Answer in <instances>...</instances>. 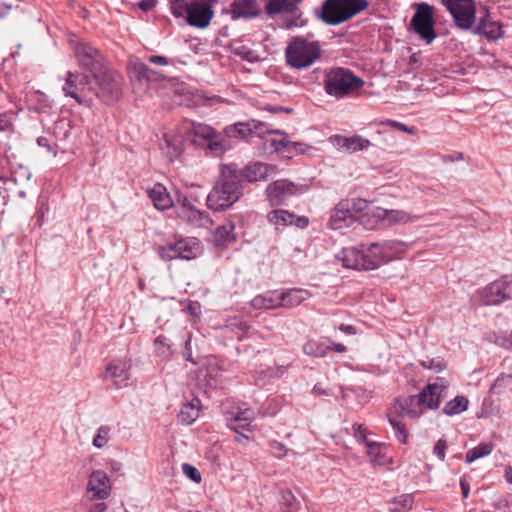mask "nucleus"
Instances as JSON below:
<instances>
[{
  "label": "nucleus",
  "mask_w": 512,
  "mask_h": 512,
  "mask_svg": "<svg viewBox=\"0 0 512 512\" xmlns=\"http://www.w3.org/2000/svg\"><path fill=\"white\" fill-rule=\"evenodd\" d=\"M411 19L414 32H435L434 7L427 2L415 3Z\"/></svg>",
  "instance_id": "2eb2a0df"
},
{
  "label": "nucleus",
  "mask_w": 512,
  "mask_h": 512,
  "mask_svg": "<svg viewBox=\"0 0 512 512\" xmlns=\"http://www.w3.org/2000/svg\"><path fill=\"white\" fill-rule=\"evenodd\" d=\"M350 204V210L352 211V214L355 215L356 212L363 211L367 208L368 202L364 199H352L349 200Z\"/></svg>",
  "instance_id": "5fc2aeb1"
},
{
  "label": "nucleus",
  "mask_w": 512,
  "mask_h": 512,
  "mask_svg": "<svg viewBox=\"0 0 512 512\" xmlns=\"http://www.w3.org/2000/svg\"><path fill=\"white\" fill-rule=\"evenodd\" d=\"M155 352L158 356L166 358L171 355V347L168 339L160 335L155 339L154 342Z\"/></svg>",
  "instance_id": "37998d69"
},
{
  "label": "nucleus",
  "mask_w": 512,
  "mask_h": 512,
  "mask_svg": "<svg viewBox=\"0 0 512 512\" xmlns=\"http://www.w3.org/2000/svg\"><path fill=\"white\" fill-rule=\"evenodd\" d=\"M179 259L191 260L196 257L198 246L193 239L184 238L177 240Z\"/></svg>",
  "instance_id": "f704fd0d"
},
{
  "label": "nucleus",
  "mask_w": 512,
  "mask_h": 512,
  "mask_svg": "<svg viewBox=\"0 0 512 512\" xmlns=\"http://www.w3.org/2000/svg\"><path fill=\"white\" fill-rule=\"evenodd\" d=\"M150 199L153 201L155 208L158 210H166L173 204L166 188L161 184H156L148 191Z\"/></svg>",
  "instance_id": "c756f323"
},
{
  "label": "nucleus",
  "mask_w": 512,
  "mask_h": 512,
  "mask_svg": "<svg viewBox=\"0 0 512 512\" xmlns=\"http://www.w3.org/2000/svg\"><path fill=\"white\" fill-rule=\"evenodd\" d=\"M107 509V505L104 502L93 504L88 512H105Z\"/></svg>",
  "instance_id": "774afa93"
},
{
  "label": "nucleus",
  "mask_w": 512,
  "mask_h": 512,
  "mask_svg": "<svg viewBox=\"0 0 512 512\" xmlns=\"http://www.w3.org/2000/svg\"><path fill=\"white\" fill-rule=\"evenodd\" d=\"M233 418H241L245 425H250L254 419V413L250 409H244L239 411Z\"/></svg>",
  "instance_id": "13d9d810"
},
{
  "label": "nucleus",
  "mask_w": 512,
  "mask_h": 512,
  "mask_svg": "<svg viewBox=\"0 0 512 512\" xmlns=\"http://www.w3.org/2000/svg\"><path fill=\"white\" fill-rule=\"evenodd\" d=\"M413 496L411 494H403L399 497H395L390 502L391 506L389 512H408L413 506Z\"/></svg>",
  "instance_id": "4c0bfd02"
},
{
  "label": "nucleus",
  "mask_w": 512,
  "mask_h": 512,
  "mask_svg": "<svg viewBox=\"0 0 512 512\" xmlns=\"http://www.w3.org/2000/svg\"><path fill=\"white\" fill-rule=\"evenodd\" d=\"M496 342L499 346L512 351V331L509 334L499 336Z\"/></svg>",
  "instance_id": "4d7b16f0"
},
{
  "label": "nucleus",
  "mask_w": 512,
  "mask_h": 512,
  "mask_svg": "<svg viewBox=\"0 0 512 512\" xmlns=\"http://www.w3.org/2000/svg\"><path fill=\"white\" fill-rule=\"evenodd\" d=\"M157 254L163 261L179 259L177 241L157 247Z\"/></svg>",
  "instance_id": "a19ab883"
},
{
  "label": "nucleus",
  "mask_w": 512,
  "mask_h": 512,
  "mask_svg": "<svg viewBox=\"0 0 512 512\" xmlns=\"http://www.w3.org/2000/svg\"><path fill=\"white\" fill-rule=\"evenodd\" d=\"M182 471L193 482H195V483L201 482V474L194 466H192L188 463H184L182 465Z\"/></svg>",
  "instance_id": "603ef678"
},
{
  "label": "nucleus",
  "mask_w": 512,
  "mask_h": 512,
  "mask_svg": "<svg viewBox=\"0 0 512 512\" xmlns=\"http://www.w3.org/2000/svg\"><path fill=\"white\" fill-rule=\"evenodd\" d=\"M251 304L256 309H277L281 307L280 292H266L255 296Z\"/></svg>",
  "instance_id": "c85d7f7f"
},
{
  "label": "nucleus",
  "mask_w": 512,
  "mask_h": 512,
  "mask_svg": "<svg viewBox=\"0 0 512 512\" xmlns=\"http://www.w3.org/2000/svg\"><path fill=\"white\" fill-rule=\"evenodd\" d=\"M272 455L276 458H283L287 453V448L280 442L272 441L269 443Z\"/></svg>",
  "instance_id": "864d4df0"
},
{
  "label": "nucleus",
  "mask_w": 512,
  "mask_h": 512,
  "mask_svg": "<svg viewBox=\"0 0 512 512\" xmlns=\"http://www.w3.org/2000/svg\"><path fill=\"white\" fill-rule=\"evenodd\" d=\"M297 193V186L286 179L276 180L270 183L265 194L271 206H280Z\"/></svg>",
  "instance_id": "4468645a"
},
{
  "label": "nucleus",
  "mask_w": 512,
  "mask_h": 512,
  "mask_svg": "<svg viewBox=\"0 0 512 512\" xmlns=\"http://www.w3.org/2000/svg\"><path fill=\"white\" fill-rule=\"evenodd\" d=\"M87 491L91 499L105 500L110 496L111 486L108 475L101 470L92 472L89 477Z\"/></svg>",
  "instance_id": "6ab92c4d"
},
{
  "label": "nucleus",
  "mask_w": 512,
  "mask_h": 512,
  "mask_svg": "<svg viewBox=\"0 0 512 512\" xmlns=\"http://www.w3.org/2000/svg\"><path fill=\"white\" fill-rule=\"evenodd\" d=\"M213 11L207 3L187 7V22L197 28H205L211 21Z\"/></svg>",
  "instance_id": "5701e85b"
},
{
  "label": "nucleus",
  "mask_w": 512,
  "mask_h": 512,
  "mask_svg": "<svg viewBox=\"0 0 512 512\" xmlns=\"http://www.w3.org/2000/svg\"><path fill=\"white\" fill-rule=\"evenodd\" d=\"M311 293L302 288H292L280 291L281 307L291 309L311 297Z\"/></svg>",
  "instance_id": "a878e982"
},
{
  "label": "nucleus",
  "mask_w": 512,
  "mask_h": 512,
  "mask_svg": "<svg viewBox=\"0 0 512 512\" xmlns=\"http://www.w3.org/2000/svg\"><path fill=\"white\" fill-rule=\"evenodd\" d=\"M500 28L501 27L498 25V23L490 20L489 14H485L484 16L480 17L478 26L474 32H496V30Z\"/></svg>",
  "instance_id": "a18cd8bd"
},
{
  "label": "nucleus",
  "mask_w": 512,
  "mask_h": 512,
  "mask_svg": "<svg viewBox=\"0 0 512 512\" xmlns=\"http://www.w3.org/2000/svg\"><path fill=\"white\" fill-rule=\"evenodd\" d=\"M484 305H498L512 298V275H504L489 283L480 291Z\"/></svg>",
  "instance_id": "f8f14e48"
},
{
  "label": "nucleus",
  "mask_w": 512,
  "mask_h": 512,
  "mask_svg": "<svg viewBox=\"0 0 512 512\" xmlns=\"http://www.w3.org/2000/svg\"><path fill=\"white\" fill-rule=\"evenodd\" d=\"M93 74L68 71L62 90L67 97L75 99L79 104L93 105Z\"/></svg>",
  "instance_id": "6e6552de"
},
{
  "label": "nucleus",
  "mask_w": 512,
  "mask_h": 512,
  "mask_svg": "<svg viewBox=\"0 0 512 512\" xmlns=\"http://www.w3.org/2000/svg\"><path fill=\"white\" fill-rule=\"evenodd\" d=\"M389 126L397 129V130H400V131H403V132H406L408 134H413L414 131H413V128H409L407 125L401 123V122H398V121H395V120H387L386 122Z\"/></svg>",
  "instance_id": "bf43d9fd"
},
{
  "label": "nucleus",
  "mask_w": 512,
  "mask_h": 512,
  "mask_svg": "<svg viewBox=\"0 0 512 512\" xmlns=\"http://www.w3.org/2000/svg\"><path fill=\"white\" fill-rule=\"evenodd\" d=\"M201 401L193 398L190 402L184 404L179 413V420L182 424H192L200 415Z\"/></svg>",
  "instance_id": "7c9ffc66"
},
{
  "label": "nucleus",
  "mask_w": 512,
  "mask_h": 512,
  "mask_svg": "<svg viewBox=\"0 0 512 512\" xmlns=\"http://www.w3.org/2000/svg\"><path fill=\"white\" fill-rule=\"evenodd\" d=\"M157 2V0H142L138 2L137 6L143 12H148L156 6Z\"/></svg>",
  "instance_id": "e2e57ef3"
},
{
  "label": "nucleus",
  "mask_w": 512,
  "mask_h": 512,
  "mask_svg": "<svg viewBox=\"0 0 512 512\" xmlns=\"http://www.w3.org/2000/svg\"><path fill=\"white\" fill-rule=\"evenodd\" d=\"M493 448L494 446L491 443H480L466 453V462L472 463L479 458L488 456L493 451Z\"/></svg>",
  "instance_id": "ea45409f"
},
{
  "label": "nucleus",
  "mask_w": 512,
  "mask_h": 512,
  "mask_svg": "<svg viewBox=\"0 0 512 512\" xmlns=\"http://www.w3.org/2000/svg\"><path fill=\"white\" fill-rule=\"evenodd\" d=\"M240 168L236 164H222L220 175L208 194L209 209L220 211L231 207L243 195Z\"/></svg>",
  "instance_id": "f03ea898"
},
{
  "label": "nucleus",
  "mask_w": 512,
  "mask_h": 512,
  "mask_svg": "<svg viewBox=\"0 0 512 512\" xmlns=\"http://www.w3.org/2000/svg\"><path fill=\"white\" fill-rule=\"evenodd\" d=\"M272 134H275L276 137L267 139L265 142L266 145L269 144L270 152H278L284 149H288V151H299L297 146L302 145L296 142L291 143L288 136L280 130H275Z\"/></svg>",
  "instance_id": "cd10ccee"
},
{
  "label": "nucleus",
  "mask_w": 512,
  "mask_h": 512,
  "mask_svg": "<svg viewBox=\"0 0 512 512\" xmlns=\"http://www.w3.org/2000/svg\"><path fill=\"white\" fill-rule=\"evenodd\" d=\"M275 130L269 128V126L258 120H251V135L258 137H264L266 134H272Z\"/></svg>",
  "instance_id": "09e8293b"
},
{
  "label": "nucleus",
  "mask_w": 512,
  "mask_h": 512,
  "mask_svg": "<svg viewBox=\"0 0 512 512\" xmlns=\"http://www.w3.org/2000/svg\"><path fill=\"white\" fill-rule=\"evenodd\" d=\"M258 0H234L229 14L231 19H250L259 14Z\"/></svg>",
  "instance_id": "b1692460"
},
{
  "label": "nucleus",
  "mask_w": 512,
  "mask_h": 512,
  "mask_svg": "<svg viewBox=\"0 0 512 512\" xmlns=\"http://www.w3.org/2000/svg\"><path fill=\"white\" fill-rule=\"evenodd\" d=\"M349 199L340 201L331 211L330 227L338 230L350 226L355 222V215L350 210Z\"/></svg>",
  "instance_id": "412c9836"
},
{
  "label": "nucleus",
  "mask_w": 512,
  "mask_h": 512,
  "mask_svg": "<svg viewBox=\"0 0 512 512\" xmlns=\"http://www.w3.org/2000/svg\"><path fill=\"white\" fill-rule=\"evenodd\" d=\"M331 351L332 347L330 345H327L324 342H320L314 339L308 340L303 345L304 354L317 358L325 357Z\"/></svg>",
  "instance_id": "473e14b6"
},
{
  "label": "nucleus",
  "mask_w": 512,
  "mask_h": 512,
  "mask_svg": "<svg viewBox=\"0 0 512 512\" xmlns=\"http://www.w3.org/2000/svg\"><path fill=\"white\" fill-rule=\"evenodd\" d=\"M69 47L81 69L90 74L100 72L104 67V56L92 43L75 36L69 40Z\"/></svg>",
  "instance_id": "1a4fd4ad"
},
{
  "label": "nucleus",
  "mask_w": 512,
  "mask_h": 512,
  "mask_svg": "<svg viewBox=\"0 0 512 512\" xmlns=\"http://www.w3.org/2000/svg\"><path fill=\"white\" fill-rule=\"evenodd\" d=\"M364 444L366 445L367 452H368L369 455L376 456L378 454V450H379V444L378 443L372 442V441H369V440H365Z\"/></svg>",
  "instance_id": "0e129e2a"
},
{
  "label": "nucleus",
  "mask_w": 512,
  "mask_h": 512,
  "mask_svg": "<svg viewBox=\"0 0 512 512\" xmlns=\"http://www.w3.org/2000/svg\"><path fill=\"white\" fill-rule=\"evenodd\" d=\"M278 172V168L275 165L263 163V162H254L246 165L244 168H240L241 174V182L242 184L247 181L249 183H254L258 181H265L269 177L276 175Z\"/></svg>",
  "instance_id": "a211bd4d"
},
{
  "label": "nucleus",
  "mask_w": 512,
  "mask_h": 512,
  "mask_svg": "<svg viewBox=\"0 0 512 512\" xmlns=\"http://www.w3.org/2000/svg\"><path fill=\"white\" fill-rule=\"evenodd\" d=\"M191 132L193 134L192 142L209 150L214 156H222L228 149L224 137L209 125L192 123Z\"/></svg>",
  "instance_id": "9d476101"
},
{
  "label": "nucleus",
  "mask_w": 512,
  "mask_h": 512,
  "mask_svg": "<svg viewBox=\"0 0 512 512\" xmlns=\"http://www.w3.org/2000/svg\"><path fill=\"white\" fill-rule=\"evenodd\" d=\"M422 367L432 370L436 373L443 371L447 364L441 357L436 358H427L426 360L421 361Z\"/></svg>",
  "instance_id": "49530a36"
},
{
  "label": "nucleus",
  "mask_w": 512,
  "mask_h": 512,
  "mask_svg": "<svg viewBox=\"0 0 512 512\" xmlns=\"http://www.w3.org/2000/svg\"><path fill=\"white\" fill-rule=\"evenodd\" d=\"M451 14L454 24L462 30L470 29L476 21L474 0H440Z\"/></svg>",
  "instance_id": "9b49d317"
},
{
  "label": "nucleus",
  "mask_w": 512,
  "mask_h": 512,
  "mask_svg": "<svg viewBox=\"0 0 512 512\" xmlns=\"http://www.w3.org/2000/svg\"><path fill=\"white\" fill-rule=\"evenodd\" d=\"M447 449V443L444 439H439L434 448H433V453L440 459V460H444L445 458V451Z\"/></svg>",
  "instance_id": "6e6d98bb"
},
{
  "label": "nucleus",
  "mask_w": 512,
  "mask_h": 512,
  "mask_svg": "<svg viewBox=\"0 0 512 512\" xmlns=\"http://www.w3.org/2000/svg\"><path fill=\"white\" fill-rule=\"evenodd\" d=\"M131 361L128 359H117L112 361L106 368L104 378L113 383L116 388L127 387L131 378Z\"/></svg>",
  "instance_id": "dca6fc26"
},
{
  "label": "nucleus",
  "mask_w": 512,
  "mask_h": 512,
  "mask_svg": "<svg viewBox=\"0 0 512 512\" xmlns=\"http://www.w3.org/2000/svg\"><path fill=\"white\" fill-rule=\"evenodd\" d=\"M320 46L316 41L295 37L285 50L287 64L295 69H305L320 58Z\"/></svg>",
  "instance_id": "39448f33"
},
{
  "label": "nucleus",
  "mask_w": 512,
  "mask_h": 512,
  "mask_svg": "<svg viewBox=\"0 0 512 512\" xmlns=\"http://www.w3.org/2000/svg\"><path fill=\"white\" fill-rule=\"evenodd\" d=\"M224 133L229 138L244 139L251 135V120L229 125L225 127Z\"/></svg>",
  "instance_id": "c9c22d12"
},
{
  "label": "nucleus",
  "mask_w": 512,
  "mask_h": 512,
  "mask_svg": "<svg viewBox=\"0 0 512 512\" xmlns=\"http://www.w3.org/2000/svg\"><path fill=\"white\" fill-rule=\"evenodd\" d=\"M71 129V121L67 118H62L54 123L52 132L57 140L64 141L70 136Z\"/></svg>",
  "instance_id": "58836bf2"
},
{
  "label": "nucleus",
  "mask_w": 512,
  "mask_h": 512,
  "mask_svg": "<svg viewBox=\"0 0 512 512\" xmlns=\"http://www.w3.org/2000/svg\"><path fill=\"white\" fill-rule=\"evenodd\" d=\"M414 398L415 397H409L408 399L405 400V402L396 400L395 404H394V409L396 411H400L403 416H408L411 418H418L420 413L408 408L409 402L412 403L414 401Z\"/></svg>",
  "instance_id": "c03bdc74"
},
{
  "label": "nucleus",
  "mask_w": 512,
  "mask_h": 512,
  "mask_svg": "<svg viewBox=\"0 0 512 512\" xmlns=\"http://www.w3.org/2000/svg\"><path fill=\"white\" fill-rule=\"evenodd\" d=\"M110 439V428L108 426H101L93 439V445L96 448H103Z\"/></svg>",
  "instance_id": "de8ad7c7"
},
{
  "label": "nucleus",
  "mask_w": 512,
  "mask_h": 512,
  "mask_svg": "<svg viewBox=\"0 0 512 512\" xmlns=\"http://www.w3.org/2000/svg\"><path fill=\"white\" fill-rule=\"evenodd\" d=\"M235 226L232 222H227L222 226L216 228L214 232V239L217 246H226L235 241L236 235L234 234Z\"/></svg>",
  "instance_id": "2f4dec72"
},
{
  "label": "nucleus",
  "mask_w": 512,
  "mask_h": 512,
  "mask_svg": "<svg viewBox=\"0 0 512 512\" xmlns=\"http://www.w3.org/2000/svg\"><path fill=\"white\" fill-rule=\"evenodd\" d=\"M389 423L395 430V436L401 443H406L408 440V431L405 425L395 417H389Z\"/></svg>",
  "instance_id": "79ce46f5"
},
{
  "label": "nucleus",
  "mask_w": 512,
  "mask_h": 512,
  "mask_svg": "<svg viewBox=\"0 0 512 512\" xmlns=\"http://www.w3.org/2000/svg\"><path fill=\"white\" fill-rule=\"evenodd\" d=\"M127 71L133 82L146 85L158 82L163 77L161 73L157 70L151 69L146 63L137 57L129 58Z\"/></svg>",
  "instance_id": "ddd939ff"
},
{
  "label": "nucleus",
  "mask_w": 512,
  "mask_h": 512,
  "mask_svg": "<svg viewBox=\"0 0 512 512\" xmlns=\"http://www.w3.org/2000/svg\"><path fill=\"white\" fill-rule=\"evenodd\" d=\"M267 220L276 228L288 225H296L298 227L304 228L308 225V218L297 217L295 214L283 209H275L270 211L267 214Z\"/></svg>",
  "instance_id": "4be33fe9"
},
{
  "label": "nucleus",
  "mask_w": 512,
  "mask_h": 512,
  "mask_svg": "<svg viewBox=\"0 0 512 512\" xmlns=\"http://www.w3.org/2000/svg\"><path fill=\"white\" fill-rule=\"evenodd\" d=\"M368 5L367 0H325L318 16L326 24L335 26L364 11Z\"/></svg>",
  "instance_id": "7ed1b4c3"
},
{
  "label": "nucleus",
  "mask_w": 512,
  "mask_h": 512,
  "mask_svg": "<svg viewBox=\"0 0 512 512\" xmlns=\"http://www.w3.org/2000/svg\"><path fill=\"white\" fill-rule=\"evenodd\" d=\"M354 435L358 441H362L365 443L366 439V429L362 424H354L353 425Z\"/></svg>",
  "instance_id": "052dcab7"
},
{
  "label": "nucleus",
  "mask_w": 512,
  "mask_h": 512,
  "mask_svg": "<svg viewBox=\"0 0 512 512\" xmlns=\"http://www.w3.org/2000/svg\"><path fill=\"white\" fill-rule=\"evenodd\" d=\"M123 78L113 70L93 74V99L99 98L107 105L114 104L122 96Z\"/></svg>",
  "instance_id": "423d86ee"
},
{
  "label": "nucleus",
  "mask_w": 512,
  "mask_h": 512,
  "mask_svg": "<svg viewBox=\"0 0 512 512\" xmlns=\"http://www.w3.org/2000/svg\"><path fill=\"white\" fill-rule=\"evenodd\" d=\"M11 122L6 113H0V132L6 131L10 128Z\"/></svg>",
  "instance_id": "69168bd1"
},
{
  "label": "nucleus",
  "mask_w": 512,
  "mask_h": 512,
  "mask_svg": "<svg viewBox=\"0 0 512 512\" xmlns=\"http://www.w3.org/2000/svg\"><path fill=\"white\" fill-rule=\"evenodd\" d=\"M329 142L339 150H343L347 153H355L368 148L371 142L359 135L352 137H345L342 135H332L329 138Z\"/></svg>",
  "instance_id": "aec40b11"
},
{
  "label": "nucleus",
  "mask_w": 512,
  "mask_h": 512,
  "mask_svg": "<svg viewBox=\"0 0 512 512\" xmlns=\"http://www.w3.org/2000/svg\"><path fill=\"white\" fill-rule=\"evenodd\" d=\"M325 90L330 96L342 98L364 85V81L345 68H335L327 73Z\"/></svg>",
  "instance_id": "0eeeda50"
},
{
  "label": "nucleus",
  "mask_w": 512,
  "mask_h": 512,
  "mask_svg": "<svg viewBox=\"0 0 512 512\" xmlns=\"http://www.w3.org/2000/svg\"><path fill=\"white\" fill-rule=\"evenodd\" d=\"M281 499L285 505L289 507V510L283 512H294L297 510L298 501L294 494L289 490H284L281 492Z\"/></svg>",
  "instance_id": "3c124183"
},
{
  "label": "nucleus",
  "mask_w": 512,
  "mask_h": 512,
  "mask_svg": "<svg viewBox=\"0 0 512 512\" xmlns=\"http://www.w3.org/2000/svg\"><path fill=\"white\" fill-rule=\"evenodd\" d=\"M447 389L446 381L437 378L434 383H429L416 396L417 403L427 409H437L440 406L443 392Z\"/></svg>",
  "instance_id": "f3484780"
},
{
  "label": "nucleus",
  "mask_w": 512,
  "mask_h": 512,
  "mask_svg": "<svg viewBox=\"0 0 512 512\" xmlns=\"http://www.w3.org/2000/svg\"><path fill=\"white\" fill-rule=\"evenodd\" d=\"M408 245L401 240H384L343 248L337 255L345 268L373 270L407 251Z\"/></svg>",
  "instance_id": "f257e3e1"
},
{
  "label": "nucleus",
  "mask_w": 512,
  "mask_h": 512,
  "mask_svg": "<svg viewBox=\"0 0 512 512\" xmlns=\"http://www.w3.org/2000/svg\"><path fill=\"white\" fill-rule=\"evenodd\" d=\"M162 152L170 162H173L183 153L182 136L176 133H165L163 135Z\"/></svg>",
  "instance_id": "393cba45"
},
{
  "label": "nucleus",
  "mask_w": 512,
  "mask_h": 512,
  "mask_svg": "<svg viewBox=\"0 0 512 512\" xmlns=\"http://www.w3.org/2000/svg\"><path fill=\"white\" fill-rule=\"evenodd\" d=\"M303 0H267L265 10L269 17L277 21L280 28L293 29L305 26L307 20L298 8Z\"/></svg>",
  "instance_id": "20e7f679"
},
{
  "label": "nucleus",
  "mask_w": 512,
  "mask_h": 512,
  "mask_svg": "<svg viewBox=\"0 0 512 512\" xmlns=\"http://www.w3.org/2000/svg\"><path fill=\"white\" fill-rule=\"evenodd\" d=\"M177 214L180 219L184 220L193 226H202L204 218L202 212L194 208L187 199L184 200L182 205L178 208Z\"/></svg>",
  "instance_id": "bb28decb"
},
{
  "label": "nucleus",
  "mask_w": 512,
  "mask_h": 512,
  "mask_svg": "<svg viewBox=\"0 0 512 512\" xmlns=\"http://www.w3.org/2000/svg\"><path fill=\"white\" fill-rule=\"evenodd\" d=\"M383 213V218L390 224H407L418 218L404 210H384Z\"/></svg>",
  "instance_id": "72a5a7b5"
},
{
  "label": "nucleus",
  "mask_w": 512,
  "mask_h": 512,
  "mask_svg": "<svg viewBox=\"0 0 512 512\" xmlns=\"http://www.w3.org/2000/svg\"><path fill=\"white\" fill-rule=\"evenodd\" d=\"M206 49V45L200 41L198 37H191L189 40H186L185 47L183 48L184 52L189 55L188 50L194 54L199 52H203Z\"/></svg>",
  "instance_id": "8fccbe9b"
},
{
  "label": "nucleus",
  "mask_w": 512,
  "mask_h": 512,
  "mask_svg": "<svg viewBox=\"0 0 512 512\" xmlns=\"http://www.w3.org/2000/svg\"><path fill=\"white\" fill-rule=\"evenodd\" d=\"M250 425H245L241 418H231L229 427L238 432V429H248Z\"/></svg>",
  "instance_id": "680f3d73"
},
{
  "label": "nucleus",
  "mask_w": 512,
  "mask_h": 512,
  "mask_svg": "<svg viewBox=\"0 0 512 512\" xmlns=\"http://www.w3.org/2000/svg\"><path fill=\"white\" fill-rule=\"evenodd\" d=\"M422 64L420 53H412L409 59V65L412 67V69H415L416 67H419Z\"/></svg>",
  "instance_id": "338daca9"
},
{
  "label": "nucleus",
  "mask_w": 512,
  "mask_h": 512,
  "mask_svg": "<svg viewBox=\"0 0 512 512\" xmlns=\"http://www.w3.org/2000/svg\"><path fill=\"white\" fill-rule=\"evenodd\" d=\"M468 403L469 401L466 397L456 396L454 399L445 404L443 412L449 416L460 414L467 410Z\"/></svg>",
  "instance_id": "e433bc0d"
}]
</instances>
